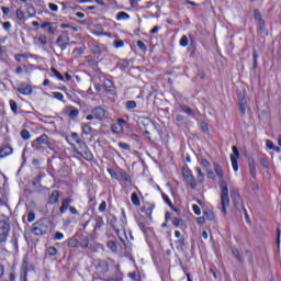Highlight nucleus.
Returning <instances> with one entry per match:
<instances>
[{
    "mask_svg": "<svg viewBox=\"0 0 281 281\" xmlns=\"http://www.w3.org/2000/svg\"><path fill=\"white\" fill-rule=\"evenodd\" d=\"M214 171L220 179V188H221V206L222 213L227 214V207H229V189L227 188V181L224 179L223 168L218 166V164H214Z\"/></svg>",
    "mask_w": 281,
    "mask_h": 281,
    "instance_id": "obj_1",
    "label": "nucleus"
},
{
    "mask_svg": "<svg viewBox=\"0 0 281 281\" xmlns=\"http://www.w3.org/2000/svg\"><path fill=\"white\" fill-rule=\"evenodd\" d=\"M49 232V224L47 222L40 220L35 224H33L31 228V233L33 236H45Z\"/></svg>",
    "mask_w": 281,
    "mask_h": 281,
    "instance_id": "obj_2",
    "label": "nucleus"
},
{
    "mask_svg": "<svg viewBox=\"0 0 281 281\" xmlns=\"http://www.w3.org/2000/svg\"><path fill=\"white\" fill-rule=\"evenodd\" d=\"M182 177L187 181L188 186H190L191 190H196V179L192 175V170L189 167H183Z\"/></svg>",
    "mask_w": 281,
    "mask_h": 281,
    "instance_id": "obj_3",
    "label": "nucleus"
},
{
    "mask_svg": "<svg viewBox=\"0 0 281 281\" xmlns=\"http://www.w3.org/2000/svg\"><path fill=\"white\" fill-rule=\"evenodd\" d=\"M41 146H49V136L46 134L41 135L32 143L34 150H41Z\"/></svg>",
    "mask_w": 281,
    "mask_h": 281,
    "instance_id": "obj_4",
    "label": "nucleus"
},
{
    "mask_svg": "<svg viewBox=\"0 0 281 281\" xmlns=\"http://www.w3.org/2000/svg\"><path fill=\"white\" fill-rule=\"evenodd\" d=\"M10 234V224L5 221H0V243H5Z\"/></svg>",
    "mask_w": 281,
    "mask_h": 281,
    "instance_id": "obj_5",
    "label": "nucleus"
},
{
    "mask_svg": "<svg viewBox=\"0 0 281 281\" xmlns=\"http://www.w3.org/2000/svg\"><path fill=\"white\" fill-rule=\"evenodd\" d=\"M69 41H70V38H69V33H68V32H63V33L58 36L56 43H57L58 47H60V49H61L63 52H65V49H67V45H69Z\"/></svg>",
    "mask_w": 281,
    "mask_h": 281,
    "instance_id": "obj_6",
    "label": "nucleus"
},
{
    "mask_svg": "<svg viewBox=\"0 0 281 281\" xmlns=\"http://www.w3.org/2000/svg\"><path fill=\"white\" fill-rule=\"evenodd\" d=\"M237 104L239 106L240 115H245V113H247V99L245 98V93L237 92Z\"/></svg>",
    "mask_w": 281,
    "mask_h": 281,
    "instance_id": "obj_7",
    "label": "nucleus"
},
{
    "mask_svg": "<svg viewBox=\"0 0 281 281\" xmlns=\"http://www.w3.org/2000/svg\"><path fill=\"white\" fill-rule=\"evenodd\" d=\"M64 115H67L70 120H76L80 115V110L76 109L72 105H67L63 111Z\"/></svg>",
    "mask_w": 281,
    "mask_h": 281,
    "instance_id": "obj_8",
    "label": "nucleus"
},
{
    "mask_svg": "<svg viewBox=\"0 0 281 281\" xmlns=\"http://www.w3.org/2000/svg\"><path fill=\"white\" fill-rule=\"evenodd\" d=\"M240 158V153L238 147L233 146V154L231 155L232 166L235 172H238V159Z\"/></svg>",
    "mask_w": 281,
    "mask_h": 281,
    "instance_id": "obj_9",
    "label": "nucleus"
},
{
    "mask_svg": "<svg viewBox=\"0 0 281 281\" xmlns=\"http://www.w3.org/2000/svg\"><path fill=\"white\" fill-rule=\"evenodd\" d=\"M91 113H93L94 119L99 120V122H102L104 117H106V110H104L102 106L94 108L91 110Z\"/></svg>",
    "mask_w": 281,
    "mask_h": 281,
    "instance_id": "obj_10",
    "label": "nucleus"
},
{
    "mask_svg": "<svg viewBox=\"0 0 281 281\" xmlns=\"http://www.w3.org/2000/svg\"><path fill=\"white\" fill-rule=\"evenodd\" d=\"M124 124H126V121L119 119L117 122L112 125V133L120 135V133L124 131Z\"/></svg>",
    "mask_w": 281,
    "mask_h": 281,
    "instance_id": "obj_11",
    "label": "nucleus"
},
{
    "mask_svg": "<svg viewBox=\"0 0 281 281\" xmlns=\"http://www.w3.org/2000/svg\"><path fill=\"white\" fill-rule=\"evenodd\" d=\"M257 34L259 36H262V38H265V36H269V31L267 30V25L265 24V20H260V22H258V24H257Z\"/></svg>",
    "mask_w": 281,
    "mask_h": 281,
    "instance_id": "obj_12",
    "label": "nucleus"
},
{
    "mask_svg": "<svg viewBox=\"0 0 281 281\" xmlns=\"http://www.w3.org/2000/svg\"><path fill=\"white\" fill-rule=\"evenodd\" d=\"M109 267L110 263L109 261L104 260V259H100L97 263V269L98 271H100L101 273H109Z\"/></svg>",
    "mask_w": 281,
    "mask_h": 281,
    "instance_id": "obj_13",
    "label": "nucleus"
},
{
    "mask_svg": "<svg viewBox=\"0 0 281 281\" xmlns=\"http://www.w3.org/2000/svg\"><path fill=\"white\" fill-rule=\"evenodd\" d=\"M71 203H74V200L71 198H66L61 200V206L59 207L60 214H65L67 210H69V205H71Z\"/></svg>",
    "mask_w": 281,
    "mask_h": 281,
    "instance_id": "obj_14",
    "label": "nucleus"
},
{
    "mask_svg": "<svg viewBox=\"0 0 281 281\" xmlns=\"http://www.w3.org/2000/svg\"><path fill=\"white\" fill-rule=\"evenodd\" d=\"M77 155H80L81 157H83V159H86L87 161H93V154L91 153V150L88 148L83 149L82 151H77Z\"/></svg>",
    "mask_w": 281,
    "mask_h": 281,
    "instance_id": "obj_15",
    "label": "nucleus"
},
{
    "mask_svg": "<svg viewBox=\"0 0 281 281\" xmlns=\"http://www.w3.org/2000/svg\"><path fill=\"white\" fill-rule=\"evenodd\" d=\"M58 199H60V192L58 190H54L48 198L49 205H56Z\"/></svg>",
    "mask_w": 281,
    "mask_h": 281,
    "instance_id": "obj_16",
    "label": "nucleus"
},
{
    "mask_svg": "<svg viewBox=\"0 0 281 281\" xmlns=\"http://www.w3.org/2000/svg\"><path fill=\"white\" fill-rule=\"evenodd\" d=\"M78 243H79V247H81V249H89V237H87L85 235H80L78 238Z\"/></svg>",
    "mask_w": 281,
    "mask_h": 281,
    "instance_id": "obj_17",
    "label": "nucleus"
},
{
    "mask_svg": "<svg viewBox=\"0 0 281 281\" xmlns=\"http://www.w3.org/2000/svg\"><path fill=\"white\" fill-rule=\"evenodd\" d=\"M66 245L70 249H78V247H79L78 237H71V238L67 239Z\"/></svg>",
    "mask_w": 281,
    "mask_h": 281,
    "instance_id": "obj_18",
    "label": "nucleus"
},
{
    "mask_svg": "<svg viewBox=\"0 0 281 281\" xmlns=\"http://www.w3.org/2000/svg\"><path fill=\"white\" fill-rule=\"evenodd\" d=\"M13 149L10 146H3L0 148V159L12 155Z\"/></svg>",
    "mask_w": 281,
    "mask_h": 281,
    "instance_id": "obj_19",
    "label": "nucleus"
},
{
    "mask_svg": "<svg viewBox=\"0 0 281 281\" xmlns=\"http://www.w3.org/2000/svg\"><path fill=\"white\" fill-rule=\"evenodd\" d=\"M248 166L252 179H256V160L254 158H248Z\"/></svg>",
    "mask_w": 281,
    "mask_h": 281,
    "instance_id": "obj_20",
    "label": "nucleus"
},
{
    "mask_svg": "<svg viewBox=\"0 0 281 281\" xmlns=\"http://www.w3.org/2000/svg\"><path fill=\"white\" fill-rule=\"evenodd\" d=\"M180 110L186 113L187 115H196V113H199V111H194L192 110L190 106L186 105V104H181L180 105Z\"/></svg>",
    "mask_w": 281,
    "mask_h": 281,
    "instance_id": "obj_21",
    "label": "nucleus"
},
{
    "mask_svg": "<svg viewBox=\"0 0 281 281\" xmlns=\"http://www.w3.org/2000/svg\"><path fill=\"white\" fill-rule=\"evenodd\" d=\"M95 224H94V232H97V229H102V227H104V220L102 218V216L97 215L94 217Z\"/></svg>",
    "mask_w": 281,
    "mask_h": 281,
    "instance_id": "obj_22",
    "label": "nucleus"
},
{
    "mask_svg": "<svg viewBox=\"0 0 281 281\" xmlns=\"http://www.w3.org/2000/svg\"><path fill=\"white\" fill-rule=\"evenodd\" d=\"M21 281H27V262L23 261L21 267Z\"/></svg>",
    "mask_w": 281,
    "mask_h": 281,
    "instance_id": "obj_23",
    "label": "nucleus"
},
{
    "mask_svg": "<svg viewBox=\"0 0 281 281\" xmlns=\"http://www.w3.org/2000/svg\"><path fill=\"white\" fill-rule=\"evenodd\" d=\"M19 93L22 95H30L32 94V87L30 86H22L18 89Z\"/></svg>",
    "mask_w": 281,
    "mask_h": 281,
    "instance_id": "obj_24",
    "label": "nucleus"
},
{
    "mask_svg": "<svg viewBox=\"0 0 281 281\" xmlns=\"http://www.w3.org/2000/svg\"><path fill=\"white\" fill-rule=\"evenodd\" d=\"M120 179L124 183H131V176H128L126 171H119V180Z\"/></svg>",
    "mask_w": 281,
    "mask_h": 281,
    "instance_id": "obj_25",
    "label": "nucleus"
},
{
    "mask_svg": "<svg viewBox=\"0 0 281 281\" xmlns=\"http://www.w3.org/2000/svg\"><path fill=\"white\" fill-rule=\"evenodd\" d=\"M195 172H198L196 179L198 182L203 183L205 181V173L201 170V167H195Z\"/></svg>",
    "mask_w": 281,
    "mask_h": 281,
    "instance_id": "obj_26",
    "label": "nucleus"
},
{
    "mask_svg": "<svg viewBox=\"0 0 281 281\" xmlns=\"http://www.w3.org/2000/svg\"><path fill=\"white\" fill-rule=\"evenodd\" d=\"M81 128H82V133L83 135H91L93 128L91 127V125L87 124V123H83L81 125Z\"/></svg>",
    "mask_w": 281,
    "mask_h": 281,
    "instance_id": "obj_27",
    "label": "nucleus"
},
{
    "mask_svg": "<svg viewBox=\"0 0 281 281\" xmlns=\"http://www.w3.org/2000/svg\"><path fill=\"white\" fill-rule=\"evenodd\" d=\"M131 19V15H128V13L122 11V12H119L117 15H116V20L117 21H126Z\"/></svg>",
    "mask_w": 281,
    "mask_h": 281,
    "instance_id": "obj_28",
    "label": "nucleus"
},
{
    "mask_svg": "<svg viewBox=\"0 0 281 281\" xmlns=\"http://www.w3.org/2000/svg\"><path fill=\"white\" fill-rule=\"evenodd\" d=\"M130 65H131V63H128L127 59H123L120 61L119 68L121 69V71H126V69H128Z\"/></svg>",
    "mask_w": 281,
    "mask_h": 281,
    "instance_id": "obj_29",
    "label": "nucleus"
},
{
    "mask_svg": "<svg viewBox=\"0 0 281 281\" xmlns=\"http://www.w3.org/2000/svg\"><path fill=\"white\" fill-rule=\"evenodd\" d=\"M131 201H132L133 205H135L136 207H139V205H140L139 196H137V194L135 192L132 193Z\"/></svg>",
    "mask_w": 281,
    "mask_h": 281,
    "instance_id": "obj_30",
    "label": "nucleus"
},
{
    "mask_svg": "<svg viewBox=\"0 0 281 281\" xmlns=\"http://www.w3.org/2000/svg\"><path fill=\"white\" fill-rule=\"evenodd\" d=\"M125 109H127V111H131L133 109H137V102H135V101H126L125 102Z\"/></svg>",
    "mask_w": 281,
    "mask_h": 281,
    "instance_id": "obj_31",
    "label": "nucleus"
},
{
    "mask_svg": "<svg viewBox=\"0 0 281 281\" xmlns=\"http://www.w3.org/2000/svg\"><path fill=\"white\" fill-rule=\"evenodd\" d=\"M9 104H10L12 113H14V115H16V113L19 111V105L16 104V101L10 100Z\"/></svg>",
    "mask_w": 281,
    "mask_h": 281,
    "instance_id": "obj_32",
    "label": "nucleus"
},
{
    "mask_svg": "<svg viewBox=\"0 0 281 281\" xmlns=\"http://www.w3.org/2000/svg\"><path fill=\"white\" fill-rule=\"evenodd\" d=\"M106 247L109 249H111L113 251V254H115V251H117V244H115V241H113V240H109L106 243Z\"/></svg>",
    "mask_w": 281,
    "mask_h": 281,
    "instance_id": "obj_33",
    "label": "nucleus"
},
{
    "mask_svg": "<svg viewBox=\"0 0 281 281\" xmlns=\"http://www.w3.org/2000/svg\"><path fill=\"white\" fill-rule=\"evenodd\" d=\"M15 16L19 21H25V12H23L21 9L15 11Z\"/></svg>",
    "mask_w": 281,
    "mask_h": 281,
    "instance_id": "obj_34",
    "label": "nucleus"
},
{
    "mask_svg": "<svg viewBox=\"0 0 281 281\" xmlns=\"http://www.w3.org/2000/svg\"><path fill=\"white\" fill-rule=\"evenodd\" d=\"M79 149H76L77 153H82L83 150H87V148H89L87 146V143H85L83 140H79L78 143Z\"/></svg>",
    "mask_w": 281,
    "mask_h": 281,
    "instance_id": "obj_35",
    "label": "nucleus"
},
{
    "mask_svg": "<svg viewBox=\"0 0 281 281\" xmlns=\"http://www.w3.org/2000/svg\"><path fill=\"white\" fill-rule=\"evenodd\" d=\"M50 71L55 76V78L59 79L60 81L65 80V77H63L56 68L52 67Z\"/></svg>",
    "mask_w": 281,
    "mask_h": 281,
    "instance_id": "obj_36",
    "label": "nucleus"
},
{
    "mask_svg": "<svg viewBox=\"0 0 281 281\" xmlns=\"http://www.w3.org/2000/svg\"><path fill=\"white\" fill-rule=\"evenodd\" d=\"M22 139L27 140L30 137H32V134H30V131L27 130H22L20 133Z\"/></svg>",
    "mask_w": 281,
    "mask_h": 281,
    "instance_id": "obj_37",
    "label": "nucleus"
},
{
    "mask_svg": "<svg viewBox=\"0 0 281 281\" xmlns=\"http://www.w3.org/2000/svg\"><path fill=\"white\" fill-rule=\"evenodd\" d=\"M109 175L112 177V179H115L116 181H120V172H116L113 169H108Z\"/></svg>",
    "mask_w": 281,
    "mask_h": 281,
    "instance_id": "obj_38",
    "label": "nucleus"
},
{
    "mask_svg": "<svg viewBox=\"0 0 281 281\" xmlns=\"http://www.w3.org/2000/svg\"><path fill=\"white\" fill-rule=\"evenodd\" d=\"M53 98H55V100H59L60 102L65 101V95L61 92H54Z\"/></svg>",
    "mask_w": 281,
    "mask_h": 281,
    "instance_id": "obj_39",
    "label": "nucleus"
},
{
    "mask_svg": "<svg viewBox=\"0 0 281 281\" xmlns=\"http://www.w3.org/2000/svg\"><path fill=\"white\" fill-rule=\"evenodd\" d=\"M47 254H48V256H50V257L57 256V255H58V249H56V247H49V248L47 249Z\"/></svg>",
    "mask_w": 281,
    "mask_h": 281,
    "instance_id": "obj_40",
    "label": "nucleus"
},
{
    "mask_svg": "<svg viewBox=\"0 0 281 281\" xmlns=\"http://www.w3.org/2000/svg\"><path fill=\"white\" fill-rule=\"evenodd\" d=\"M259 164H260V166H262V168H269V160H267V158H265V157H261L259 159Z\"/></svg>",
    "mask_w": 281,
    "mask_h": 281,
    "instance_id": "obj_41",
    "label": "nucleus"
},
{
    "mask_svg": "<svg viewBox=\"0 0 281 281\" xmlns=\"http://www.w3.org/2000/svg\"><path fill=\"white\" fill-rule=\"evenodd\" d=\"M204 216L207 221H214V213L212 211H205Z\"/></svg>",
    "mask_w": 281,
    "mask_h": 281,
    "instance_id": "obj_42",
    "label": "nucleus"
},
{
    "mask_svg": "<svg viewBox=\"0 0 281 281\" xmlns=\"http://www.w3.org/2000/svg\"><path fill=\"white\" fill-rule=\"evenodd\" d=\"M162 200L165 201V203H167V205H169V207H172V201H170V198H168V195L166 193H161Z\"/></svg>",
    "mask_w": 281,
    "mask_h": 281,
    "instance_id": "obj_43",
    "label": "nucleus"
},
{
    "mask_svg": "<svg viewBox=\"0 0 281 281\" xmlns=\"http://www.w3.org/2000/svg\"><path fill=\"white\" fill-rule=\"evenodd\" d=\"M137 47L142 49V52H146L148 48L146 47V44L142 41H137L136 43Z\"/></svg>",
    "mask_w": 281,
    "mask_h": 281,
    "instance_id": "obj_44",
    "label": "nucleus"
},
{
    "mask_svg": "<svg viewBox=\"0 0 281 281\" xmlns=\"http://www.w3.org/2000/svg\"><path fill=\"white\" fill-rule=\"evenodd\" d=\"M114 47L116 49H120V48L124 47V42L122 40L114 41Z\"/></svg>",
    "mask_w": 281,
    "mask_h": 281,
    "instance_id": "obj_45",
    "label": "nucleus"
},
{
    "mask_svg": "<svg viewBox=\"0 0 281 281\" xmlns=\"http://www.w3.org/2000/svg\"><path fill=\"white\" fill-rule=\"evenodd\" d=\"M70 139L71 142H76V144H78L81 140L80 137L78 136V133H71Z\"/></svg>",
    "mask_w": 281,
    "mask_h": 281,
    "instance_id": "obj_46",
    "label": "nucleus"
},
{
    "mask_svg": "<svg viewBox=\"0 0 281 281\" xmlns=\"http://www.w3.org/2000/svg\"><path fill=\"white\" fill-rule=\"evenodd\" d=\"M38 43H41L42 45H47V36L41 34L38 36Z\"/></svg>",
    "mask_w": 281,
    "mask_h": 281,
    "instance_id": "obj_47",
    "label": "nucleus"
},
{
    "mask_svg": "<svg viewBox=\"0 0 281 281\" xmlns=\"http://www.w3.org/2000/svg\"><path fill=\"white\" fill-rule=\"evenodd\" d=\"M181 47H188V36L183 35L180 40Z\"/></svg>",
    "mask_w": 281,
    "mask_h": 281,
    "instance_id": "obj_48",
    "label": "nucleus"
},
{
    "mask_svg": "<svg viewBox=\"0 0 281 281\" xmlns=\"http://www.w3.org/2000/svg\"><path fill=\"white\" fill-rule=\"evenodd\" d=\"M254 16H255L256 21H258V23H260V21H263L262 14H260L258 10L254 11Z\"/></svg>",
    "mask_w": 281,
    "mask_h": 281,
    "instance_id": "obj_49",
    "label": "nucleus"
},
{
    "mask_svg": "<svg viewBox=\"0 0 281 281\" xmlns=\"http://www.w3.org/2000/svg\"><path fill=\"white\" fill-rule=\"evenodd\" d=\"M63 238H65V235L60 232H57L55 233L53 240H63Z\"/></svg>",
    "mask_w": 281,
    "mask_h": 281,
    "instance_id": "obj_50",
    "label": "nucleus"
},
{
    "mask_svg": "<svg viewBox=\"0 0 281 281\" xmlns=\"http://www.w3.org/2000/svg\"><path fill=\"white\" fill-rule=\"evenodd\" d=\"M119 147H121L122 150H131V145L123 142L119 143Z\"/></svg>",
    "mask_w": 281,
    "mask_h": 281,
    "instance_id": "obj_51",
    "label": "nucleus"
},
{
    "mask_svg": "<svg viewBox=\"0 0 281 281\" xmlns=\"http://www.w3.org/2000/svg\"><path fill=\"white\" fill-rule=\"evenodd\" d=\"M232 254L240 262V251H238V249H236V248H233Z\"/></svg>",
    "mask_w": 281,
    "mask_h": 281,
    "instance_id": "obj_52",
    "label": "nucleus"
},
{
    "mask_svg": "<svg viewBox=\"0 0 281 281\" xmlns=\"http://www.w3.org/2000/svg\"><path fill=\"white\" fill-rule=\"evenodd\" d=\"M3 30H5V32H10L12 30V23L10 22H4L2 23Z\"/></svg>",
    "mask_w": 281,
    "mask_h": 281,
    "instance_id": "obj_53",
    "label": "nucleus"
},
{
    "mask_svg": "<svg viewBox=\"0 0 281 281\" xmlns=\"http://www.w3.org/2000/svg\"><path fill=\"white\" fill-rule=\"evenodd\" d=\"M35 218H36V215L34 214V212H29V214H27L29 223H34Z\"/></svg>",
    "mask_w": 281,
    "mask_h": 281,
    "instance_id": "obj_54",
    "label": "nucleus"
},
{
    "mask_svg": "<svg viewBox=\"0 0 281 281\" xmlns=\"http://www.w3.org/2000/svg\"><path fill=\"white\" fill-rule=\"evenodd\" d=\"M193 212L196 216H201V207H199V205L193 204Z\"/></svg>",
    "mask_w": 281,
    "mask_h": 281,
    "instance_id": "obj_55",
    "label": "nucleus"
},
{
    "mask_svg": "<svg viewBox=\"0 0 281 281\" xmlns=\"http://www.w3.org/2000/svg\"><path fill=\"white\" fill-rule=\"evenodd\" d=\"M252 58H254V67H258V53H256V50H254L252 53Z\"/></svg>",
    "mask_w": 281,
    "mask_h": 281,
    "instance_id": "obj_56",
    "label": "nucleus"
},
{
    "mask_svg": "<svg viewBox=\"0 0 281 281\" xmlns=\"http://www.w3.org/2000/svg\"><path fill=\"white\" fill-rule=\"evenodd\" d=\"M99 212H106V202L102 201L99 205Z\"/></svg>",
    "mask_w": 281,
    "mask_h": 281,
    "instance_id": "obj_57",
    "label": "nucleus"
},
{
    "mask_svg": "<svg viewBox=\"0 0 281 281\" xmlns=\"http://www.w3.org/2000/svg\"><path fill=\"white\" fill-rule=\"evenodd\" d=\"M26 12H27L29 16H31V18L36 14V11H35L34 8H32V7H29V8L26 9Z\"/></svg>",
    "mask_w": 281,
    "mask_h": 281,
    "instance_id": "obj_58",
    "label": "nucleus"
},
{
    "mask_svg": "<svg viewBox=\"0 0 281 281\" xmlns=\"http://www.w3.org/2000/svg\"><path fill=\"white\" fill-rule=\"evenodd\" d=\"M33 186H40L41 184V176H36L33 181H32Z\"/></svg>",
    "mask_w": 281,
    "mask_h": 281,
    "instance_id": "obj_59",
    "label": "nucleus"
},
{
    "mask_svg": "<svg viewBox=\"0 0 281 281\" xmlns=\"http://www.w3.org/2000/svg\"><path fill=\"white\" fill-rule=\"evenodd\" d=\"M201 166H203V168H210L211 164L209 162L207 159L203 158L201 160Z\"/></svg>",
    "mask_w": 281,
    "mask_h": 281,
    "instance_id": "obj_60",
    "label": "nucleus"
},
{
    "mask_svg": "<svg viewBox=\"0 0 281 281\" xmlns=\"http://www.w3.org/2000/svg\"><path fill=\"white\" fill-rule=\"evenodd\" d=\"M92 54L100 56V54H102V50L100 49L99 46H94L92 47Z\"/></svg>",
    "mask_w": 281,
    "mask_h": 281,
    "instance_id": "obj_61",
    "label": "nucleus"
},
{
    "mask_svg": "<svg viewBox=\"0 0 281 281\" xmlns=\"http://www.w3.org/2000/svg\"><path fill=\"white\" fill-rule=\"evenodd\" d=\"M69 212H70V214H74L75 216H78V214H80L78 212V210H76L74 206H69Z\"/></svg>",
    "mask_w": 281,
    "mask_h": 281,
    "instance_id": "obj_62",
    "label": "nucleus"
},
{
    "mask_svg": "<svg viewBox=\"0 0 281 281\" xmlns=\"http://www.w3.org/2000/svg\"><path fill=\"white\" fill-rule=\"evenodd\" d=\"M49 10H52V12H58V5L54 4V3H49Z\"/></svg>",
    "mask_w": 281,
    "mask_h": 281,
    "instance_id": "obj_63",
    "label": "nucleus"
},
{
    "mask_svg": "<svg viewBox=\"0 0 281 281\" xmlns=\"http://www.w3.org/2000/svg\"><path fill=\"white\" fill-rule=\"evenodd\" d=\"M1 10H2V13L4 14V16H8V14H10V8L2 7Z\"/></svg>",
    "mask_w": 281,
    "mask_h": 281,
    "instance_id": "obj_64",
    "label": "nucleus"
}]
</instances>
